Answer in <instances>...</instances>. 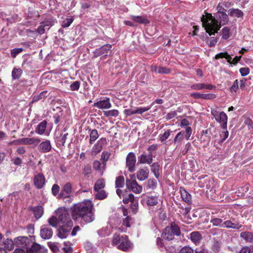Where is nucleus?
<instances>
[{"mask_svg": "<svg viewBox=\"0 0 253 253\" xmlns=\"http://www.w3.org/2000/svg\"><path fill=\"white\" fill-rule=\"evenodd\" d=\"M201 21L206 32L211 36L217 33L222 25L227 24L229 18L225 13H215L214 16L207 13L206 16L202 15Z\"/></svg>", "mask_w": 253, "mask_h": 253, "instance_id": "f257e3e1", "label": "nucleus"}, {"mask_svg": "<svg viewBox=\"0 0 253 253\" xmlns=\"http://www.w3.org/2000/svg\"><path fill=\"white\" fill-rule=\"evenodd\" d=\"M93 206L90 200H84L82 203L75 204L71 208L72 218L75 220L81 218L87 223L92 222L94 219L92 212Z\"/></svg>", "mask_w": 253, "mask_h": 253, "instance_id": "f03ea898", "label": "nucleus"}, {"mask_svg": "<svg viewBox=\"0 0 253 253\" xmlns=\"http://www.w3.org/2000/svg\"><path fill=\"white\" fill-rule=\"evenodd\" d=\"M112 243L114 245H118V248L124 252L129 251L133 247L126 236H120L116 233L114 235Z\"/></svg>", "mask_w": 253, "mask_h": 253, "instance_id": "7ed1b4c3", "label": "nucleus"}, {"mask_svg": "<svg viewBox=\"0 0 253 253\" xmlns=\"http://www.w3.org/2000/svg\"><path fill=\"white\" fill-rule=\"evenodd\" d=\"M180 233L179 227L175 223L172 222L170 226L166 227L164 230L162 237L165 240L171 241L174 239L175 236H179Z\"/></svg>", "mask_w": 253, "mask_h": 253, "instance_id": "20e7f679", "label": "nucleus"}, {"mask_svg": "<svg viewBox=\"0 0 253 253\" xmlns=\"http://www.w3.org/2000/svg\"><path fill=\"white\" fill-rule=\"evenodd\" d=\"M56 215L58 217L59 225H67L69 222L73 223L70 219L68 211L64 208H60L56 211Z\"/></svg>", "mask_w": 253, "mask_h": 253, "instance_id": "39448f33", "label": "nucleus"}, {"mask_svg": "<svg viewBox=\"0 0 253 253\" xmlns=\"http://www.w3.org/2000/svg\"><path fill=\"white\" fill-rule=\"evenodd\" d=\"M211 114L215 121L220 124L222 129L227 128L228 117L224 112L218 111L216 109H211Z\"/></svg>", "mask_w": 253, "mask_h": 253, "instance_id": "423d86ee", "label": "nucleus"}, {"mask_svg": "<svg viewBox=\"0 0 253 253\" xmlns=\"http://www.w3.org/2000/svg\"><path fill=\"white\" fill-rule=\"evenodd\" d=\"M32 238H33V236L18 237L15 239V244L19 248L25 249L27 252V249L31 247Z\"/></svg>", "mask_w": 253, "mask_h": 253, "instance_id": "0eeeda50", "label": "nucleus"}, {"mask_svg": "<svg viewBox=\"0 0 253 253\" xmlns=\"http://www.w3.org/2000/svg\"><path fill=\"white\" fill-rule=\"evenodd\" d=\"M40 141L41 140L39 138H22L13 140L11 144L15 145L34 144L37 146Z\"/></svg>", "mask_w": 253, "mask_h": 253, "instance_id": "6e6552de", "label": "nucleus"}, {"mask_svg": "<svg viewBox=\"0 0 253 253\" xmlns=\"http://www.w3.org/2000/svg\"><path fill=\"white\" fill-rule=\"evenodd\" d=\"M136 159L135 154L133 152H129L126 157V167L130 172L135 170V164Z\"/></svg>", "mask_w": 253, "mask_h": 253, "instance_id": "1a4fd4ad", "label": "nucleus"}, {"mask_svg": "<svg viewBox=\"0 0 253 253\" xmlns=\"http://www.w3.org/2000/svg\"><path fill=\"white\" fill-rule=\"evenodd\" d=\"M73 225V223L69 222L67 225H59L57 234L58 237L61 239L66 238L70 234Z\"/></svg>", "mask_w": 253, "mask_h": 253, "instance_id": "9d476101", "label": "nucleus"}, {"mask_svg": "<svg viewBox=\"0 0 253 253\" xmlns=\"http://www.w3.org/2000/svg\"><path fill=\"white\" fill-rule=\"evenodd\" d=\"M46 180L44 175L42 173L35 172L33 177V183L36 188L42 189L45 184Z\"/></svg>", "mask_w": 253, "mask_h": 253, "instance_id": "9b49d317", "label": "nucleus"}, {"mask_svg": "<svg viewBox=\"0 0 253 253\" xmlns=\"http://www.w3.org/2000/svg\"><path fill=\"white\" fill-rule=\"evenodd\" d=\"M34 242L35 239L33 236L31 247L27 249V253H45L46 252V249L44 247Z\"/></svg>", "mask_w": 253, "mask_h": 253, "instance_id": "f8f14e48", "label": "nucleus"}, {"mask_svg": "<svg viewBox=\"0 0 253 253\" xmlns=\"http://www.w3.org/2000/svg\"><path fill=\"white\" fill-rule=\"evenodd\" d=\"M126 186L128 189L136 194H140L142 191V186L138 185L135 180L126 179Z\"/></svg>", "mask_w": 253, "mask_h": 253, "instance_id": "ddd939ff", "label": "nucleus"}, {"mask_svg": "<svg viewBox=\"0 0 253 253\" xmlns=\"http://www.w3.org/2000/svg\"><path fill=\"white\" fill-rule=\"evenodd\" d=\"M112 45L110 44H106L101 47L96 49L93 51V57L97 58V57L104 55L105 56L107 55V54L111 51Z\"/></svg>", "mask_w": 253, "mask_h": 253, "instance_id": "4468645a", "label": "nucleus"}, {"mask_svg": "<svg viewBox=\"0 0 253 253\" xmlns=\"http://www.w3.org/2000/svg\"><path fill=\"white\" fill-rule=\"evenodd\" d=\"M73 192L72 184L70 182H67L62 186V189L59 195V198H65L71 195Z\"/></svg>", "mask_w": 253, "mask_h": 253, "instance_id": "2eb2a0df", "label": "nucleus"}, {"mask_svg": "<svg viewBox=\"0 0 253 253\" xmlns=\"http://www.w3.org/2000/svg\"><path fill=\"white\" fill-rule=\"evenodd\" d=\"M93 106L99 109H108L111 108L112 104L110 102V98L106 97L103 100H101L95 102L93 104Z\"/></svg>", "mask_w": 253, "mask_h": 253, "instance_id": "dca6fc26", "label": "nucleus"}, {"mask_svg": "<svg viewBox=\"0 0 253 253\" xmlns=\"http://www.w3.org/2000/svg\"><path fill=\"white\" fill-rule=\"evenodd\" d=\"M53 235V231L51 227L47 225H43L41 228L40 236L44 240L51 238Z\"/></svg>", "mask_w": 253, "mask_h": 253, "instance_id": "f3484780", "label": "nucleus"}, {"mask_svg": "<svg viewBox=\"0 0 253 253\" xmlns=\"http://www.w3.org/2000/svg\"><path fill=\"white\" fill-rule=\"evenodd\" d=\"M190 123L189 121L186 119H183L181 120L180 123V126L181 127L185 128V138L186 140H189L192 133V129L190 126H189L190 125Z\"/></svg>", "mask_w": 253, "mask_h": 253, "instance_id": "a211bd4d", "label": "nucleus"}, {"mask_svg": "<svg viewBox=\"0 0 253 253\" xmlns=\"http://www.w3.org/2000/svg\"><path fill=\"white\" fill-rule=\"evenodd\" d=\"M191 89L199 90L204 89L211 90L213 89L215 86L211 84H207L205 83H195L190 85Z\"/></svg>", "mask_w": 253, "mask_h": 253, "instance_id": "6ab92c4d", "label": "nucleus"}, {"mask_svg": "<svg viewBox=\"0 0 253 253\" xmlns=\"http://www.w3.org/2000/svg\"><path fill=\"white\" fill-rule=\"evenodd\" d=\"M38 144V149L41 153H47L51 150V143L48 140H46L41 143H39Z\"/></svg>", "mask_w": 253, "mask_h": 253, "instance_id": "aec40b11", "label": "nucleus"}, {"mask_svg": "<svg viewBox=\"0 0 253 253\" xmlns=\"http://www.w3.org/2000/svg\"><path fill=\"white\" fill-rule=\"evenodd\" d=\"M149 173V170L147 168L140 169L136 173L137 178L140 181H143L148 178Z\"/></svg>", "mask_w": 253, "mask_h": 253, "instance_id": "412c9836", "label": "nucleus"}, {"mask_svg": "<svg viewBox=\"0 0 253 253\" xmlns=\"http://www.w3.org/2000/svg\"><path fill=\"white\" fill-rule=\"evenodd\" d=\"M152 154L150 153L148 155L142 154L138 157V162L141 164H151L153 161Z\"/></svg>", "mask_w": 253, "mask_h": 253, "instance_id": "4be33fe9", "label": "nucleus"}, {"mask_svg": "<svg viewBox=\"0 0 253 253\" xmlns=\"http://www.w3.org/2000/svg\"><path fill=\"white\" fill-rule=\"evenodd\" d=\"M130 18L133 21L139 24H147L150 22V21L144 16L130 15Z\"/></svg>", "mask_w": 253, "mask_h": 253, "instance_id": "5701e85b", "label": "nucleus"}, {"mask_svg": "<svg viewBox=\"0 0 253 253\" xmlns=\"http://www.w3.org/2000/svg\"><path fill=\"white\" fill-rule=\"evenodd\" d=\"M223 129V130L219 133V139H215V143L221 145L228 138L229 132L227 128Z\"/></svg>", "mask_w": 253, "mask_h": 253, "instance_id": "b1692460", "label": "nucleus"}, {"mask_svg": "<svg viewBox=\"0 0 253 253\" xmlns=\"http://www.w3.org/2000/svg\"><path fill=\"white\" fill-rule=\"evenodd\" d=\"M180 191L181 194V197L183 201L186 203L190 204L191 203V195L184 188H180Z\"/></svg>", "mask_w": 253, "mask_h": 253, "instance_id": "393cba45", "label": "nucleus"}, {"mask_svg": "<svg viewBox=\"0 0 253 253\" xmlns=\"http://www.w3.org/2000/svg\"><path fill=\"white\" fill-rule=\"evenodd\" d=\"M242 225L239 224L238 222H233L231 220H227L224 222L223 227L227 228L239 229L241 228Z\"/></svg>", "mask_w": 253, "mask_h": 253, "instance_id": "a878e982", "label": "nucleus"}, {"mask_svg": "<svg viewBox=\"0 0 253 253\" xmlns=\"http://www.w3.org/2000/svg\"><path fill=\"white\" fill-rule=\"evenodd\" d=\"M123 215L126 216V218L123 220V225L126 227L130 226L131 224L133 222V219L131 217L127 215V211L125 209H123Z\"/></svg>", "mask_w": 253, "mask_h": 253, "instance_id": "bb28decb", "label": "nucleus"}, {"mask_svg": "<svg viewBox=\"0 0 253 253\" xmlns=\"http://www.w3.org/2000/svg\"><path fill=\"white\" fill-rule=\"evenodd\" d=\"M229 12V15L233 17L242 18L244 15L243 11L238 8H231Z\"/></svg>", "mask_w": 253, "mask_h": 253, "instance_id": "cd10ccee", "label": "nucleus"}, {"mask_svg": "<svg viewBox=\"0 0 253 253\" xmlns=\"http://www.w3.org/2000/svg\"><path fill=\"white\" fill-rule=\"evenodd\" d=\"M32 211H33L35 217L39 219L42 217L43 213V209L42 206H38L32 208Z\"/></svg>", "mask_w": 253, "mask_h": 253, "instance_id": "c85d7f7f", "label": "nucleus"}, {"mask_svg": "<svg viewBox=\"0 0 253 253\" xmlns=\"http://www.w3.org/2000/svg\"><path fill=\"white\" fill-rule=\"evenodd\" d=\"M46 121H42L37 126V127H36L35 130V132L40 135L43 134L46 127Z\"/></svg>", "mask_w": 253, "mask_h": 253, "instance_id": "c756f323", "label": "nucleus"}, {"mask_svg": "<svg viewBox=\"0 0 253 253\" xmlns=\"http://www.w3.org/2000/svg\"><path fill=\"white\" fill-rule=\"evenodd\" d=\"M190 239L193 243L197 244L200 243L202 239V237L200 232L194 231L190 234Z\"/></svg>", "mask_w": 253, "mask_h": 253, "instance_id": "7c9ffc66", "label": "nucleus"}, {"mask_svg": "<svg viewBox=\"0 0 253 253\" xmlns=\"http://www.w3.org/2000/svg\"><path fill=\"white\" fill-rule=\"evenodd\" d=\"M45 29L44 28V26L42 25V23H41L40 26L38 27L37 31H32L30 29L26 30V33L28 34L30 33H32L34 35L33 36V37H36L37 36V33L39 34H43L45 31Z\"/></svg>", "mask_w": 253, "mask_h": 253, "instance_id": "2f4dec72", "label": "nucleus"}, {"mask_svg": "<svg viewBox=\"0 0 253 253\" xmlns=\"http://www.w3.org/2000/svg\"><path fill=\"white\" fill-rule=\"evenodd\" d=\"M240 237L247 242L253 243V233L250 232H243L240 234Z\"/></svg>", "mask_w": 253, "mask_h": 253, "instance_id": "473e14b6", "label": "nucleus"}, {"mask_svg": "<svg viewBox=\"0 0 253 253\" xmlns=\"http://www.w3.org/2000/svg\"><path fill=\"white\" fill-rule=\"evenodd\" d=\"M68 135V132L61 133L59 136H56L55 141L57 144L64 146Z\"/></svg>", "mask_w": 253, "mask_h": 253, "instance_id": "72a5a7b5", "label": "nucleus"}, {"mask_svg": "<svg viewBox=\"0 0 253 253\" xmlns=\"http://www.w3.org/2000/svg\"><path fill=\"white\" fill-rule=\"evenodd\" d=\"M179 253H194L193 250L189 247H184L182 248ZM195 253H209L207 250L203 249L200 251H195Z\"/></svg>", "mask_w": 253, "mask_h": 253, "instance_id": "f704fd0d", "label": "nucleus"}, {"mask_svg": "<svg viewBox=\"0 0 253 253\" xmlns=\"http://www.w3.org/2000/svg\"><path fill=\"white\" fill-rule=\"evenodd\" d=\"M103 141H106L105 138H101L94 145L92 149V153L96 154L99 153L101 151L102 149V146L101 144V142Z\"/></svg>", "mask_w": 253, "mask_h": 253, "instance_id": "c9c22d12", "label": "nucleus"}, {"mask_svg": "<svg viewBox=\"0 0 253 253\" xmlns=\"http://www.w3.org/2000/svg\"><path fill=\"white\" fill-rule=\"evenodd\" d=\"M47 91H43L41 92L39 95H35L33 97L32 103L36 102L40 100L45 99L47 96Z\"/></svg>", "mask_w": 253, "mask_h": 253, "instance_id": "e433bc0d", "label": "nucleus"}, {"mask_svg": "<svg viewBox=\"0 0 253 253\" xmlns=\"http://www.w3.org/2000/svg\"><path fill=\"white\" fill-rule=\"evenodd\" d=\"M146 203L149 206H154L158 203V197L157 196H148L146 198Z\"/></svg>", "mask_w": 253, "mask_h": 253, "instance_id": "4c0bfd02", "label": "nucleus"}, {"mask_svg": "<svg viewBox=\"0 0 253 253\" xmlns=\"http://www.w3.org/2000/svg\"><path fill=\"white\" fill-rule=\"evenodd\" d=\"M3 244L5 248L4 249L11 251L13 249L15 244L11 239H7L3 241Z\"/></svg>", "mask_w": 253, "mask_h": 253, "instance_id": "58836bf2", "label": "nucleus"}, {"mask_svg": "<svg viewBox=\"0 0 253 253\" xmlns=\"http://www.w3.org/2000/svg\"><path fill=\"white\" fill-rule=\"evenodd\" d=\"M89 130L90 131L89 143L92 144L99 137L98 131L96 129L91 130V129H89Z\"/></svg>", "mask_w": 253, "mask_h": 253, "instance_id": "ea45409f", "label": "nucleus"}, {"mask_svg": "<svg viewBox=\"0 0 253 253\" xmlns=\"http://www.w3.org/2000/svg\"><path fill=\"white\" fill-rule=\"evenodd\" d=\"M22 73V70L21 69L14 68L11 74L12 79L17 80L19 79L21 77Z\"/></svg>", "mask_w": 253, "mask_h": 253, "instance_id": "a19ab883", "label": "nucleus"}, {"mask_svg": "<svg viewBox=\"0 0 253 253\" xmlns=\"http://www.w3.org/2000/svg\"><path fill=\"white\" fill-rule=\"evenodd\" d=\"M185 133V131H181L179 132L175 136L173 142L175 144H177L179 145L181 144L182 140L184 137V134Z\"/></svg>", "mask_w": 253, "mask_h": 253, "instance_id": "79ce46f5", "label": "nucleus"}, {"mask_svg": "<svg viewBox=\"0 0 253 253\" xmlns=\"http://www.w3.org/2000/svg\"><path fill=\"white\" fill-rule=\"evenodd\" d=\"M151 167L152 172L154 174V175L156 178H158L160 175V165L158 163H154L152 164Z\"/></svg>", "mask_w": 253, "mask_h": 253, "instance_id": "37998d69", "label": "nucleus"}, {"mask_svg": "<svg viewBox=\"0 0 253 253\" xmlns=\"http://www.w3.org/2000/svg\"><path fill=\"white\" fill-rule=\"evenodd\" d=\"M103 113V115L106 117H116L119 115V111L118 110L116 109H113L108 111H104Z\"/></svg>", "mask_w": 253, "mask_h": 253, "instance_id": "c03bdc74", "label": "nucleus"}, {"mask_svg": "<svg viewBox=\"0 0 253 253\" xmlns=\"http://www.w3.org/2000/svg\"><path fill=\"white\" fill-rule=\"evenodd\" d=\"M93 168L95 170L102 173H103V170L105 169L103 168V163L101 164V162L98 160H95L93 162Z\"/></svg>", "mask_w": 253, "mask_h": 253, "instance_id": "a18cd8bd", "label": "nucleus"}, {"mask_svg": "<svg viewBox=\"0 0 253 253\" xmlns=\"http://www.w3.org/2000/svg\"><path fill=\"white\" fill-rule=\"evenodd\" d=\"M111 228L109 227L102 228L98 231V233L100 236L105 237L109 235L111 233Z\"/></svg>", "mask_w": 253, "mask_h": 253, "instance_id": "49530a36", "label": "nucleus"}, {"mask_svg": "<svg viewBox=\"0 0 253 253\" xmlns=\"http://www.w3.org/2000/svg\"><path fill=\"white\" fill-rule=\"evenodd\" d=\"M105 182L103 179H98L96 182L94 189L95 191H98L105 187Z\"/></svg>", "mask_w": 253, "mask_h": 253, "instance_id": "de8ad7c7", "label": "nucleus"}, {"mask_svg": "<svg viewBox=\"0 0 253 253\" xmlns=\"http://www.w3.org/2000/svg\"><path fill=\"white\" fill-rule=\"evenodd\" d=\"M215 58L216 59L225 58L227 59V62L228 63H230V61L232 60V59L231 56L229 54H228V53L226 52H220L219 53L215 55Z\"/></svg>", "mask_w": 253, "mask_h": 253, "instance_id": "09e8293b", "label": "nucleus"}, {"mask_svg": "<svg viewBox=\"0 0 253 253\" xmlns=\"http://www.w3.org/2000/svg\"><path fill=\"white\" fill-rule=\"evenodd\" d=\"M211 222L212 223L213 225L218 226L219 227H223L224 222L223 220L218 218H213L211 220Z\"/></svg>", "mask_w": 253, "mask_h": 253, "instance_id": "8fccbe9b", "label": "nucleus"}, {"mask_svg": "<svg viewBox=\"0 0 253 253\" xmlns=\"http://www.w3.org/2000/svg\"><path fill=\"white\" fill-rule=\"evenodd\" d=\"M97 193L95 194V198L99 200H103L106 198L107 195L106 192L103 190H98L96 191Z\"/></svg>", "mask_w": 253, "mask_h": 253, "instance_id": "3c124183", "label": "nucleus"}, {"mask_svg": "<svg viewBox=\"0 0 253 253\" xmlns=\"http://www.w3.org/2000/svg\"><path fill=\"white\" fill-rule=\"evenodd\" d=\"M116 188H122L124 185V177L123 176H120L116 178L115 181Z\"/></svg>", "mask_w": 253, "mask_h": 253, "instance_id": "603ef678", "label": "nucleus"}, {"mask_svg": "<svg viewBox=\"0 0 253 253\" xmlns=\"http://www.w3.org/2000/svg\"><path fill=\"white\" fill-rule=\"evenodd\" d=\"M85 248L87 253H97L96 249L92 246V245L88 242H86Z\"/></svg>", "mask_w": 253, "mask_h": 253, "instance_id": "864d4df0", "label": "nucleus"}, {"mask_svg": "<svg viewBox=\"0 0 253 253\" xmlns=\"http://www.w3.org/2000/svg\"><path fill=\"white\" fill-rule=\"evenodd\" d=\"M230 37V29L228 27H224L222 30V38L224 40H227Z\"/></svg>", "mask_w": 253, "mask_h": 253, "instance_id": "5fc2aeb1", "label": "nucleus"}, {"mask_svg": "<svg viewBox=\"0 0 253 253\" xmlns=\"http://www.w3.org/2000/svg\"><path fill=\"white\" fill-rule=\"evenodd\" d=\"M170 134V130H167L163 134L159 135L160 140L161 141L164 143L166 140L169 138Z\"/></svg>", "mask_w": 253, "mask_h": 253, "instance_id": "6e6d98bb", "label": "nucleus"}, {"mask_svg": "<svg viewBox=\"0 0 253 253\" xmlns=\"http://www.w3.org/2000/svg\"><path fill=\"white\" fill-rule=\"evenodd\" d=\"M57 216H52L48 219V223L49 225L54 227H56L58 224Z\"/></svg>", "mask_w": 253, "mask_h": 253, "instance_id": "4d7b16f0", "label": "nucleus"}, {"mask_svg": "<svg viewBox=\"0 0 253 253\" xmlns=\"http://www.w3.org/2000/svg\"><path fill=\"white\" fill-rule=\"evenodd\" d=\"M134 197L132 194H129L127 196H123V202L124 204H128L129 202L134 201Z\"/></svg>", "mask_w": 253, "mask_h": 253, "instance_id": "13d9d810", "label": "nucleus"}, {"mask_svg": "<svg viewBox=\"0 0 253 253\" xmlns=\"http://www.w3.org/2000/svg\"><path fill=\"white\" fill-rule=\"evenodd\" d=\"M59 191L60 187L58 185L55 184L52 186L51 188L52 193L54 196H57V198L58 199L59 195L60 194Z\"/></svg>", "mask_w": 253, "mask_h": 253, "instance_id": "bf43d9fd", "label": "nucleus"}, {"mask_svg": "<svg viewBox=\"0 0 253 253\" xmlns=\"http://www.w3.org/2000/svg\"><path fill=\"white\" fill-rule=\"evenodd\" d=\"M152 107V105L151 106H148L146 107H139V108H136V113L137 114H142L143 113L149 110Z\"/></svg>", "mask_w": 253, "mask_h": 253, "instance_id": "052dcab7", "label": "nucleus"}, {"mask_svg": "<svg viewBox=\"0 0 253 253\" xmlns=\"http://www.w3.org/2000/svg\"><path fill=\"white\" fill-rule=\"evenodd\" d=\"M220 246L221 244L219 242L217 241H214L212 246V250L215 253L218 252L220 250Z\"/></svg>", "mask_w": 253, "mask_h": 253, "instance_id": "680f3d73", "label": "nucleus"}, {"mask_svg": "<svg viewBox=\"0 0 253 253\" xmlns=\"http://www.w3.org/2000/svg\"><path fill=\"white\" fill-rule=\"evenodd\" d=\"M80 82L79 81H75L70 85V89L72 91L78 90L80 87Z\"/></svg>", "mask_w": 253, "mask_h": 253, "instance_id": "e2e57ef3", "label": "nucleus"}, {"mask_svg": "<svg viewBox=\"0 0 253 253\" xmlns=\"http://www.w3.org/2000/svg\"><path fill=\"white\" fill-rule=\"evenodd\" d=\"M83 171L84 176H87V175L90 174L92 172L91 166L89 165L85 166L83 169Z\"/></svg>", "mask_w": 253, "mask_h": 253, "instance_id": "0e129e2a", "label": "nucleus"}, {"mask_svg": "<svg viewBox=\"0 0 253 253\" xmlns=\"http://www.w3.org/2000/svg\"><path fill=\"white\" fill-rule=\"evenodd\" d=\"M23 49L22 48H15L11 50V55L12 57L15 58L18 54L22 52Z\"/></svg>", "mask_w": 253, "mask_h": 253, "instance_id": "69168bd1", "label": "nucleus"}, {"mask_svg": "<svg viewBox=\"0 0 253 253\" xmlns=\"http://www.w3.org/2000/svg\"><path fill=\"white\" fill-rule=\"evenodd\" d=\"M124 113L126 116H130L134 114H137L136 108H135L134 109H125L124 110Z\"/></svg>", "mask_w": 253, "mask_h": 253, "instance_id": "338daca9", "label": "nucleus"}, {"mask_svg": "<svg viewBox=\"0 0 253 253\" xmlns=\"http://www.w3.org/2000/svg\"><path fill=\"white\" fill-rule=\"evenodd\" d=\"M73 21V18H67L63 21L62 26L63 28H67L70 26Z\"/></svg>", "mask_w": 253, "mask_h": 253, "instance_id": "774afa93", "label": "nucleus"}]
</instances>
